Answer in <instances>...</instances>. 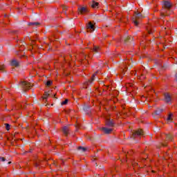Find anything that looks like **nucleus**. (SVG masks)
Listing matches in <instances>:
<instances>
[{
  "label": "nucleus",
  "mask_w": 177,
  "mask_h": 177,
  "mask_svg": "<svg viewBox=\"0 0 177 177\" xmlns=\"http://www.w3.org/2000/svg\"><path fill=\"white\" fill-rule=\"evenodd\" d=\"M171 8H172L171 2L168 1H164L160 12V16H169V10H171Z\"/></svg>",
  "instance_id": "obj_1"
},
{
  "label": "nucleus",
  "mask_w": 177,
  "mask_h": 177,
  "mask_svg": "<svg viewBox=\"0 0 177 177\" xmlns=\"http://www.w3.org/2000/svg\"><path fill=\"white\" fill-rule=\"evenodd\" d=\"M77 13L78 15H88L89 13V8H88V6H79Z\"/></svg>",
  "instance_id": "obj_2"
},
{
  "label": "nucleus",
  "mask_w": 177,
  "mask_h": 177,
  "mask_svg": "<svg viewBox=\"0 0 177 177\" xmlns=\"http://www.w3.org/2000/svg\"><path fill=\"white\" fill-rule=\"evenodd\" d=\"M143 135H144L143 130L142 129H138V130L135 131L134 132H133V133L131 135V138H133V139H136V138L143 136Z\"/></svg>",
  "instance_id": "obj_3"
},
{
  "label": "nucleus",
  "mask_w": 177,
  "mask_h": 177,
  "mask_svg": "<svg viewBox=\"0 0 177 177\" xmlns=\"http://www.w3.org/2000/svg\"><path fill=\"white\" fill-rule=\"evenodd\" d=\"M20 84L22 86L23 89H24V91H28V89H31V88L32 87L31 83L28 82H21Z\"/></svg>",
  "instance_id": "obj_4"
},
{
  "label": "nucleus",
  "mask_w": 177,
  "mask_h": 177,
  "mask_svg": "<svg viewBox=\"0 0 177 177\" xmlns=\"http://www.w3.org/2000/svg\"><path fill=\"white\" fill-rule=\"evenodd\" d=\"M164 100L165 103H167L168 104H171V102L172 100V98L171 97V95L168 93H164Z\"/></svg>",
  "instance_id": "obj_5"
},
{
  "label": "nucleus",
  "mask_w": 177,
  "mask_h": 177,
  "mask_svg": "<svg viewBox=\"0 0 177 177\" xmlns=\"http://www.w3.org/2000/svg\"><path fill=\"white\" fill-rule=\"evenodd\" d=\"M86 27L88 32H89L90 30H91V32L95 31V25H93L92 22H88Z\"/></svg>",
  "instance_id": "obj_6"
},
{
  "label": "nucleus",
  "mask_w": 177,
  "mask_h": 177,
  "mask_svg": "<svg viewBox=\"0 0 177 177\" xmlns=\"http://www.w3.org/2000/svg\"><path fill=\"white\" fill-rule=\"evenodd\" d=\"M19 45L20 50L19 51L17 52V55H19V53L23 56V50H24V44H23L22 41H19Z\"/></svg>",
  "instance_id": "obj_7"
},
{
  "label": "nucleus",
  "mask_w": 177,
  "mask_h": 177,
  "mask_svg": "<svg viewBox=\"0 0 177 177\" xmlns=\"http://www.w3.org/2000/svg\"><path fill=\"white\" fill-rule=\"evenodd\" d=\"M96 74H97V72L93 74L91 79L86 82L84 85H89V84H92V82L95 81V77H96Z\"/></svg>",
  "instance_id": "obj_8"
},
{
  "label": "nucleus",
  "mask_w": 177,
  "mask_h": 177,
  "mask_svg": "<svg viewBox=\"0 0 177 177\" xmlns=\"http://www.w3.org/2000/svg\"><path fill=\"white\" fill-rule=\"evenodd\" d=\"M62 131L64 135H65L66 136H68L70 132V128L68 127H64L62 128Z\"/></svg>",
  "instance_id": "obj_9"
},
{
  "label": "nucleus",
  "mask_w": 177,
  "mask_h": 177,
  "mask_svg": "<svg viewBox=\"0 0 177 177\" xmlns=\"http://www.w3.org/2000/svg\"><path fill=\"white\" fill-rule=\"evenodd\" d=\"M133 19H136L137 20H138V19H142V13L138 12V11H136L133 16Z\"/></svg>",
  "instance_id": "obj_10"
},
{
  "label": "nucleus",
  "mask_w": 177,
  "mask_h": 177,
  "mask_svg": "<svg viewBox=\"0 0 177 177\" xmlns=\"http://www.w3.org/2000/svg\"><path fill=\"white\" fill-rule=\"evenodd\" d=\"M102 131H103L104 133H111V132H113V129H109V128H106V127H102Z\"/></svg>",
  "instance_id": "obj_11"
},
{
  "label": "nucleus",
  "mask_w": 177,
  "mask_h": 177,
  "mask_svg": "<svg viewBox=\"0 0 177 177\" xmlns=\"http://www.w3.org/2000/svg\"><path fill=\"white\" fill-rule=\"evenodd\" d=\"M133 86V84H132V83L126 84V88H127V92H131V91H132Z\"/></svg>",
  "instance_id": "obj_12"
},
{
  "label": "nucleus",
  "mask_w": 177,
  "mask_h": 177,
  "mask_svg": "<svg viewBox=\"0 0 177 177\" xmlns=\"http://www.w3.org/2000/svg\"><path fill=\"white\" fill-rule=\"evenodd\" d=\"M11 66H12L13 67H19V61H17L16 59H12L11 61Z\"/></svg>",
  "instance_id": "obj_13"
},
{
  "label": "nucleus",
  "mask_w": 177,
  "mask_h": 177,
  "mask_svg": "<svg viewBox=\"0 0 177 177\" xmlns=\"http://www.w3.org/2000/svg\"><path fill=\"white\" fill-rule=\"evenodd\" d=\"M106 125H107V127H114V122H113V120L107 119L106 120Z\"/></svg>",
  "instance_id": "obj_14"
},
{
  "label": "nucleus",
  "mask_w": 177,
  "mask_h": 177,
  "mask_svg": "<svg viewBox=\"0 0 177 177\" xmlns=\"http://www.w3.org/2000/svg\"><path fill=\"white\" fill-rule=\"evenodd\" d=\"M91 8L93 9H97V8H99V3L95 1H93L91 3Z\"/></svg>",
  "instance_id": "obj_15"
},
{
  "label": "nucleus",
  "mask_w": 177,
  "mask_h": 177,
  "mask_svg": "<svg viewBox=\"0 0 177 177\" xmlns=\"http://www.w3.org/2000/svg\"><path fill=\"white\" fill-rule=\"evenodd\" d=\"M162 111H164V109H162L161 108H158L155 111V113L156 114V115H160V114H161V113H162Z\"/></svg>",
  "instance_id": "obj_16"
},
{
  "label": "nucleus",
  "mask_w": 177,
  "mask_h": 177,
  "mask_svg": "<svg viewBox=\"0 0 177 177\" xmlns=\"http://www.w3.org/2000/svg\"><path fill=\"white\" fill-rule=\"evenodd\" d=\"M100 47L96 46H93V51L95 52V53H97V52H100Z\"/></svg>",
  "instance_id": "obj_17"
},
{
  "label": "nucleus",
  "mask_w": 177,
  "mask_h": 177,
  "mask_svg": "<svg viewBox=\"0 0 177 177\" xmlns=\"http://www.w3.org/2000/svg\"><path fill=\"white\" fill-rule=\"evenodd\" d=\"M173 137L171 136V134H167L166 135V140L168 142H172Z\"/></svg>",
  "instance_id": "obj_18"
},
{
  "label": "nucleus",
  "mask_w": 177,
  "mask_h": 177,
  "mask_svg": "<svg viewBox=\"0 0 177 177\" xmlns=\"http://www.w3.org/2000/svg\"><path fill=\"white\" fill-rule=\"evenodd\" d=\"M147 30L148 34H149V35L153 34V32H154V30L150 26H147Z\"/></svg>",
  "instance_id": "obj_19"
},
{
  "label": "nucleus",
  "mask_w": 177,
  "mask_h": 177,
  "mask_svg": "<svg viewBox=\"0 0 177 177\" xmlns=\"http://www.w3.org/2000/svg\"><path fill=\"white\" fill-rule=\"evenodd\" d=\"M49 91H46L44 92V94L43 95V99L45 100V99H48V97H49Z\"/></svg>",
  "instance_id": "obj_20"
},
{
  "label": "nucleus",
  "mask_w": 177,
  "mask_h": 177,
  "mask_svg": "<svg viewBox=\"0 0 177 177\" xmlns=\"http://www.w3.org/2000/svg\"><path fill=\"white\" fill-rule=\"evenodd\" d=\"M6 68V66H5V64L0 65V71L1 73H5V69Z\"/></svg>",
  "instance_id": "obj_21"
},
{
  "label": "nucleus",
  "mask_w": 177,
  "mask_h": 177,
  "mask_svg": "<svg viewBox=\"0 0 177 177\" xmlns=\"http://www.w3.org/2000/svg\"><path fill=\"white\" fill-rule=\"evenodd\" d=\"M53 84V82L52 80H48L46 82V86H47L48 87L49 86H52V84Z\"/></svg>",
  "instance_id": "obj_22"
},
{
  "label": "nucleus",
  "mask_w": 177,
  "mask_h": 177,
  "mask_svg": "<svg viewBox=\"0 0 177 177\" xmlns=\"http://www.w3.org/2000/svg\"><path fill=\"white\" fill-rule=\"evenodd\" d=\"M39 23L38 22H30L28 24V26H35L36 27L39 26Z\"/></svg>",
  "instance_id": "obj_23"
},
{
  "label": "nucleus",
  "mask_w": 177,
  "mask_h": 177,
  "mask_svg": "<svg viewBox=\"0 0 177 177\" xmlns=\"http://www.w3.org/2000/svg\"><path fill=\"white\" fill-rule=\"evenodd\" d=\"M41 162H42L40 160H37L35 162V167L36 168H38V167H39V165H41Z\"/></svg>",
  "instance_id": "obj_24"
},
{
  "label": "nucleus",
  "mask_w": 177,
  "mask_h": 177,
  "mask_svg": "<svg viewBox=\"0 0 177 177\" xmlns=\"http://www.w3.org/2000/svg\"><path fill=\"white\" fill-rule=\"evenodd\" d=\"M132 20H133V23L135 24V26H136V27H138V26H139V22L138 21V19L133 18Z\"/></svg>",
  "instance_id": "obj_25"
},
{
  "label": "nucleus",
  "mask_w": 177,
  "mask_h": 177,
  "mask_svg": "<svg viewBox=\"0 0 177 177\" xmlns=\"http://www.w3.org/2000/svg\"><path fill=\"white\" fill-rule=\"evenodd\" d=\"M132 166L133 167V168H135V167H138L139 166V163L135 162V160H133L132 162Z\"/></svg>",
  "instance_id": "obj_26"
},
{
  "label": "nucleus",
  "mask_w": 177,
  "mask_h": 177,
  "mask_svg": "<svg viewBox=\"0 0 177 177\" xmlns=\"http://www.w3.org/2000/svg\"><path fill=\"white\" fill-rule=\"evenodd\" d=\"M5 125H6V129L7 131H9L10 129V124H8V123H6Z\"/></svg>",
  "instance_id": "obj_27"
},
{
  "label": "nucleus",
  "mask_w": 177,
  "mask_h": 177,
  "mask_svg": "<svg viewBox=\"0 0 177 177\" xmlns=\"http://www.w3.org/2000/svg\"><path fill=\"white\" fill-rule=\"evenodd\" d=\"M78 150H82V151H86V148L84 147H79Z\"/></svg>",
  "instance_id": "obj_28"
},
{
  "label": "nucleus",
  "mask_w": 177,
  "mask_h": 177,
  "mask_svg": "<svg viewBox=\"0 0 177 177\" xmlns=\"http://www.w3.org/2000/svg\"><path fill=\"white\" fill-rule=\"evenodd\" d=\"M67 103H68V100L66 99L62 102V105L64 106V104H67Z\"/></svg>",
  "instance_id": "obj_29"
},
{
  "label": "nucleus",
  "mask_w": 177,
  "mask_h": 177,
  "mask_svg": "<svg viewBox=\"0 0 177 177\" xmlns=\"http://www.w3.org/2000/svg\"><path fill=\"white\" fill-rule=\"evenodd\" d=\"M171 120H172V114L171 113L169 114V115L167 117V120L168 121H169Z\"/></svg>",
  "instance_id": "obj_30"
},
{
  "label": "nucleus",
  "mask_w": 177,
  "mask_h": 177,
  "mask_svg": "<svg viewBox=\"0 0 177 177\" xmlns=\"http://www.w3.org/2000/svg\"><path fill=\"white\" fill-rule=\"evenodd\" d=\"M0 161L3 162L4 161H6V158H5L4 157L0 156Z\"/></svg>",
  "instance_id": "obj_31"
},
{
  "label": "nucleus",
  "mask_w": 177,
  "mask_h": 177,
  "mask_svg": "<svg viewBox=\"0 0 177 177\" xmlns=\"http://www.w3.org/2000/svg\"><path fill=\"white\" fill-rule=\"evenodd\" d=\"M75 128L77 129H78L80 127H81V124H80V123H77L75 125Z\"/></svg>",
  "instance_id": "obj_32"
},
{
  "label": "nucleus",
  "mask_w": 177,
  "mask_h": 177,
  "mask_svg": "<svg viewBox=\"0 0 177 177\" xmlns=\"http://www.w3.org/2000/svg\"><path fill=\"white\" fill-rule=\"evenodd\" d=\"M63 11L66 12V10H67V6H64L62 7Z\"/></svg>",
  "instance_id": "obj_33"
},
{
  "label": "nucleus",
  "mask_w": 177,
  "mask_h": 177,
  "mask_svg": "<svg viewBox=\"0 0 177 177\" xmlns=\"http://www.w3.org/2000/svg\"><path fill=\"white\" fill-rule=\"evenodd\" d=\"M53 165H54L55 167H57V162L55 160H53Z\"/></svg>",
  "instance_id": "obj_34"
},
{
  "label": "nucleus",
  "mask_w": 177,
  "mask_h": 177,
  "mask_svg": "<svg viewBox=\"0 0 177 177\" xmlns=\"http://www.w3.org/2000/svg\"><path fill=\"white\" fill-rule=\"evenodd\" d=\"M162 146H163V147H165L167 146V142L165 143H162Z\"/></svg>",
  "instance_id": "obj_35"
},
{
  "label": "nucleus",
  "mask_w": 177,
  "mask_h": 177,
  "mask_svg": "<svg viewBox=\"0 0 177 177\" xmlns=\"http://www.w3.org/2000/svg\"><path fill=\"white\" fill-rule=\"evenodd\" d=\"M107 102L106 104H104V101H102V106H106Z\"/></svg>",
  "instance_id": "obj_36"
},
{
  "label": "nucleus",
  "mask_w": 177,
  "mask_h": 177,
  "mask_svg": "<svg viewBox=\"0 0 177 177\" xmlns=\"http://www.w3.org/2000/svg\"><path fill=\"white\" fill-rule=\"evenodd\" d=\"M133 153V151H130L129 152H127V154H132Z\"/></svg>",
  "instance_id": "obj_37"
},
{
  "label": "nucleus",
  "mask_w": 177,
  "mask_h": 177,
  "mask_svg": "<svg viewBox=\"0 0 177 177\" xmlns=\"http://www.w3.org/2000/svg\"><path fill=\"white\" fill-rule=\"evenodd\" d=\"M128 39H131V37H128V38L124 40L125 42H127V41H128Z\"/></svg>",
  "instance_id": "obj_38"
},
{
  "label": "nucleus",
  "mask_w": 177,
  "mask_h": 177,
  "mask_svg": "<svg viewBox=\"0 0 177 177\" xmlns=\"http://www.w3.org/2000/svg\"><path fill=\"white\" fill-rule=\"evenodd\" d=\"M146 160V158H142V160H141V162H145V160Z\"/></svg>",
  "instance_id": "obj_39"
},
{
  "label": "nucleus",
  "mask_w": 177,
  "mask_h": 177,
  "mask_svg": "<svg viewBox=\"0 0 177 177\" xmlns=\"http://www.w3.org/2000/svg\"><path fill=\"white\" fill-rule=\"evenodd\" d=\"M176 80L177 81V73L176 74Z\"/></svg>",
  "instance_id": "obj_40"
},
{
  "label": "nucleus",
  "mask_w": 177,
  "mask_h": 177,
  "mask_svg": "<svg viewBox=\"0 0 177 177\" xmlns=\"http://www.w3.org/2000/svg\"><path fill=\"white\" fill-rule=\"evenodd\" d=\"M8 164H12V162L11 161L8 162Z\"/></svg>",
  "instance_id": "obj_41"
},
{
  "label": "nucleus",
  "mask_w": 177,
  "mask_h": 177,
  "mask_svg": "<svg viewBox=\"0 0 177 177\" xmlns=\"http://www.w3.org/2000/svg\"><path fill=\"white\" fill-rule=\"evenodd\" d=\"M127 158H128V155H126Z\"/></svg>",
  "instance_id": "obj_42"
},
{
  "label": "nucleus",
  "mask_w": 177,
  "mask_h": 177,
  "mask_svg": "<svg viewBox=\"0 0 177 177\" xmlns=\"http://www.w3.org/2000/svg\"><path fill=\"white\" fill-rule=\"evenodd\" d=\"M48 46H50V44H48Z\"/></svg>",
  "instance_id": "obj_43"
},
{
  "label": "nucleus",
  "mask_w": 177,
  "mask_h": 177,
  "mask_svg": "<svg viewBox=\"0 0 177 177\" xmlns=\"http://www.w3.org/2000/svg\"><path fill=\"white\" fill-rule=\"evenodd\" d=\"M70 57H71V55H70Z\"/></svg>",
  "instance_id": "obj_44"
},
{
  "label": "nucleus",
  "mask_w": 177,
  "mask_h": 177,
  "mask_svg": "<svg viewBox=\"0 0 177 177\" xmlns=\"http://www.w3.org/2000/svg\"><path fill=\"white\" fill-rule=\"evenodd\" d=\"M152 172H154V171H152Z\"/></svg>",
  "instance_id": "obj_45"
}]
</instances>
